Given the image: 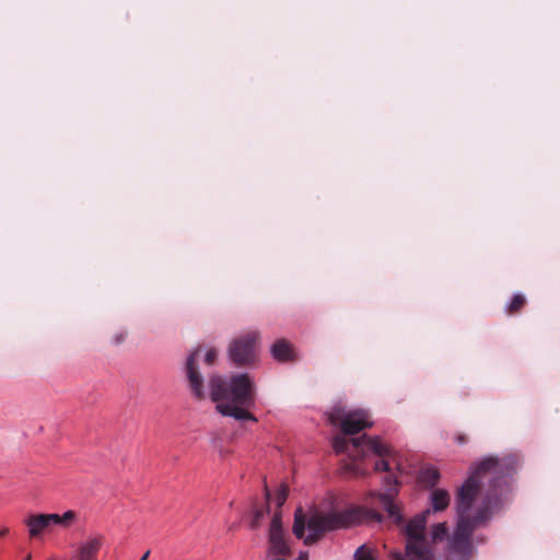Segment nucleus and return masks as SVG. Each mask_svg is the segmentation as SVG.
Returning a JSON list of instances; mask_svg holds the SVG:
<instances>
[{"mask_svg": "<svg viewBox=\"0 0 560 560\" xmlns=\"http://www.w3.org/2000/svg\"><path fill=\"white\" fill-rule=\"evenodd\" d=\"M24 560H32L31 555H28Z\"/></svg>", "mask_w": 560, "mask_h": 560, "instance_id": "nucleus-37", "label": "nucleus"}, {"mask_svg": "<svg viewBox=\"0 0 560 560\" xmlns=\"http://www.w3.org/2000/svg\"><path fill=\"white\" fill-rule=\"evenodd\" d=\"M265 497H266V501H267L265 508H262V509L256 508L253 511V524H252V527H256L257 523L261 518H264V516L266 514L270 513L269 500H270L271 494H270V491H269L267 486H265Z\"/></svg>", "mask_w": 560, "mask_h": 560, "instance_id": "nucleus-20", "label": "nucleus"}, {"mask_svg": "<svg viewBox=\"0 0 560 560\" xmlns=\"http://www.w3.org/2000/svg\"><path fill=\"white\" fill-rule=\"evenodd\" d=\"M470 556H464V555H456V553H448L446 557V560H470Z\"/></svg>", "mask_w": 560, "mask_h": 560, "instance_id": "nucleus-30", "label": "nucleus"}, {"mask_svg": "<svg viewBox=\"0 0 560 560\" xmlns=\"http://www.w3.org/2000/svg\"><path fill=\"white\" fill-rule=\"evenodd\" d=\"M9 534V528L3 526L0 528V538L7 536Z\"/></svg>", "mask_w": 560, "mask_h": 560, "instance_id": "nucleus-35", "label": "nucleus"}, {"mask_svg": "<svg viewBox=\"0 0 560 560\" xmlns=\"http://www.w3.org/2000/svg\"><path fill=\"white\" fill-rule=\"evenodd\" d=\"M327 517L332 532L339 529H349L362 525L366 521L382 523L384 516L373 509L362 505H351L341 511H331L327 513Z\"/></svg>", "mask_w": 560, "mask_h": 560, "instance_id": "nucleus-4", "label": "nucleus"}, {"mask_svg": "<svg viewBox=\"0 0 560 560\" xmlns=\"http://www.w3.org/2000/svg\"><path fill=\"white\" fill-rule=\"evenodd\" d=\"M332 447L337 454L343 453L347 448V440L342 436H335L332 439Z\"/></svg>", "mask_w": 560, "mask_h": 560, "instance_id": "nucleus-24", "label": "nucleus"}, {"mask_svg": "<svg viewBox=\"0 0 560 560\" xmlns=\"http://www.w3.org/2000/svg\"><path fill=\"white\" fill-rule=\"evenodd\" d=\"M353 560H377L376 549L363 544L354 551Z\"/></svg>", "mask_w": 560, "mask_h": 560, "instance_id": "nucleus-19", "label": "nucleus"}, {"mask_svg": "<svg viewBox=\"0 0 560 560\" xmlns=\"http://www.w3.org/2000/svg\"><path fill=\"white\" fill-rule=\"evenodd\" d=\"M392 560H435L434 553L428 541H406L405 551L393 550L389 553Z\"/></svg>", "mask_w": 560, "mask_h": 560, "instance_id": "nucleus-8", "label": "nucleus"}, {"mask_svg": "<svg viewBox=\"0 0 560 560\" xmlns=\"http://www.w3.org/2000/svg\"><path fill=\"white\" fill-rule=\"evenodd\" d=\"M430 501L433 512L444 511L450 504V494L444 489H433Z\"/></svg>", "mask_w": 560, "mask_h": 560, "instance_id": "nucleus-16", "label": "nucleus"}, {"mask_svg": "<svg viewBox=\"0 0 560 560\" xmlns=\"http://www.w3.org/2000/svg\"><path fill=\"white\" fill-rule=\"evenodd\" d=\"M149 555H150V551L148 550L141 558L140 560H147L149 558Z\"/></svg>", "mask_w": 560, "mask_h": 560, "instance_id": "nucleus-36", "label": "nucleus"}, {"mask_svg": "<svg viewBox=\"0 0 560 560\" xmlns=\"http://www.w3.org/2000/svg\"><path fill=\"white\" fill-rule=\"evenodd\" d=\"M386 513H387L388 517L392 518L396 525H400L404 523V516H402L401 510L397 504L393 505V508H390V509H387Z\"/></svg>", "mask_w": 560, "mask_h": 560, "instance_id": "nucleus-22", "label": "nucleus"}, {"mask_svg": "<svg viewBox=\"0 0 560 560\" xmlns=\"http://www.w3.org/2000/svg\"><path fill=\"white\" fill-rule=\"evenodd\" d=\"M125 334H117L115 337H114V342L116 345L120 343L122 340H125Z\"/></svg>", "mask_w": 560, "mask_h": 560, "instance_id": "nucleus-33", "label": "nucleus"}, {"mask_svg": "<svg viewBox=\"0 0 560 560\" xmlns=\"http://www.w3.org/2000/svg\"><path fill=\"white\" fill-rule=\"evenodd\" d=\"M385 482H386L387 485L396 483V482H397V479H396V477H394V476H386V477H385Z\"/></svg>", "mask_w": 560, "mask_h": 560, "instance_id": "nucleus-34", "label": "nucleus"}, {"mask_svg": "<svg viewBox=\"0 0 560 560\" xmlns=\"http://www.w3.org/2000/svg\"><path fill=\"white\" fill-rule=\"evenodd\" d=\"M446 526L444 523H438L433 527V537L434 538H441L446 534Z\"/></svg>", "mask_w": 560, "mask_h": 560, "instance_id": "nucleus-26", "label": "nucleus"}, {"mask_svg": "<svg viewBox=\"0 0 560 560\" xmlns=\"http://www.w3.org/2000/svg\"><path fill=\"white\" fill-rule=\"evenodd\" d=\"M272 358L281 363L290 362L294 359V352L291 345L284 339H279L272 343L271 348Z\"/></svg>", "mask_w": 560, "mask_h": 560, "instance_id": "nucleus-13", "label": "nucleus"}, {"mask_svg": "<svg viewBox=\"0 0 560 560\" xmlns=\"http://www.w3.org/2000/svg\"><path fill=\"white\" fill-rule=\"evenodd\" d=\"M209 396L215 404L217 411L237 421L258 422L249 410L256 405V386L253 377L246 373L224 377L212 374L208 382Z\"/></svg>", "mask_w": 560, "mask_h": 560, "instance_id": "nucleus-2", "label": "nucleus"}, {"mask_svg": "<svg viewBox=\"0 0 560 560\" xmlns=\"http://www.w3.org/2000/svg\"><path fill=\"white\" fill-rule=\"evenodd\" d=\"M350 441L354 448L366 446L369 451L378 457H389L393 454L392 448L388 445L383 444L380 436L370 438L364 433L361 436L352 438Z\"/></svg>", "mask_w": 560, "mask_h": 560, "instance_id": "nucleus-12", "label": "nucleus"}, {"mask_svg": "<svg viewBox=\"0 0 560 560\" xmlns=\"http://www.w3.org/2000/svg\"><path fill=\"white\" fill-rule=\"evenodd\" d=\"M288 494H289V490H288L287 486H284V485H282L277 490V493H276V504H277L278 508H281L285 503Z\"/></svg>", "mask_w": 560, "mask_h": 560, "instance_id": "nucleus-23", "label": "nucleus"}, {"mask_svg": "<svg viewBox=\"0 0 560 560\" xmlns=\"http://www.w3.org/2000/svg\"><path fill=\"white\" fill-rule=\"evenodd\" d=\"M308 556L310 553L307 550H301L295 560H307Z\"/></svg>", "mask_w": 560, "mask_h": 560, "instance_id": "nucleus-32", "label": "nucleus"}, {"mask_svg": "<svg viewBox=\"0 0 560 560\" xmlns=\"http://www.w3.org/2000/svg\"><path fill=\"white\" fill-rule=\"evenodd\" d=\"M430 514V510H425L409 520L406 525L405 534L406 541L423 542L428 541L424 536L427 518Z\"/></svg>", "mask_w": 560, "mask_h": 560, "instance_id": "nucleus-11", "label": "nucleus"}, {"mask_svg": "<svg viewBox=\"0 0 560 560\" xmlns=\"http://www.w3.org/2000/svg\"><path fill=\"white\" fill-rule=\"evenodd\" d=\"M198 352L199 349H196L195 351L188 354L185 363V374L191 395L197 399H203L206 397L203 376L200 373L199 366L196 363Z\"/></svg>", "mask_w": 560, "mask_h": 560, "instance_id": "nucleus-7", "label": "nucleus"}, {"mask_svg": "<svg viewBox=\"0 0 560 560\" xmlns=\"http://www.w3.org/2000/svg\"><path fill=\"white\" fill-rule=\"evenodd\" d=\"M327 419L332 427H339L346 435H354L373 425L366 410L355 409L348 411L341 404L332 406L327 415Z\"/></svg>", "mask_w": 560, "mask_h": 560, "instance_id": "nucleus-3", "label": "nucleus"}, {"mask_svg": "<svg viewBox=\"0 0 560 560\" xmlns=\"http://www.w3.org/2000/svg\"><path fill=\"white\" fill-rule=\"evenodd\" d=\"M518 457L487 455L474 460L467 477L455 493L456 527L450 541V553L472 556L474 532L487 526L509 503Z\"/></svg>", "mask_w": 560, "mask_h": 560, "instance_id": "nucleus-1", "label": "nucleus"}, {"mask_svg": "<svg viewBox=\"0 0 560 560\" xmlns=\"http://www.w3.org/2000/svg\"><path fill=\"white\" fill-rule=\"evenodd\" d=\"M28 534L32 538L39 536L49 528L46 514H33L25 520Z\"/></svg>", "mask_w": 560, "mask_h": 560, "instance_id": "nucleus-14", "label": "nucleus"}, {"mask_svg": "<svg viewBox=\"0 0 560 560\" xmlns=\"http://www.w3.org/2000/svg\"><path fill=\"white\" fill-rule=\"evenodd\" d=\"M269 552L277 556H290L291 548L285 539L280 513H275L268 534Z\"/></svg>", "mask_w": 560, "mask_h": 560, "instance_id": "nucleus-6", "label": "nucleus"}, {"mask_svg": "<svg viewBox=\"0 0 560 560\" xmlns=\"http://www.w3.org/2000/svg\"><path fill=\"white\" fill-rule=\"evenodd\" d=\"M454 441L459 444V445H464L467 443L468 439L465 434L463 433H457L455 436H454Z\"/></svg>", "mask_w": 560, "mask_h": 560, "instance_id": "nucleus-31", "label": "nucleus"}, {"mask_svg": "<svg viewBox=\"0 0 560 560\" xmlns=\"http://www.w3.org/2000/svg\"><path fill=\"white\" fill-rule=\"evenodd\" d=\"M60 518L61 525L67 526L75 518V513L73 511H67L60 515Z\"/></svg>", "mask_w": 560, "mask_h": 560, "instance_id": "nucleus-27", "label": "nucleus"}, {"mask_svg": "<svg viewBox=\"0 0 560 560\" xmlns=\"http://www.w3.org/2000/svg\"><path fill=\"white\" fill-rule=\"evenodd\" d=\"M305 528H307V520L303 515L302 509L300 508L294 513L292 532L298 539H304Z\"/></svg>", "mask_w": 560, "mask_h": 560, "instance_id": "nucleus-17", "label": "nucleus"}, {"mask_svg": "<svg viewBox=\"0 0 560 560\" xmlns=\"http://www.w3.org/2000/svg\"><path fill=\"white\" fill-rule=\"evenodd\" d=\"M308 534L304 538L305 545H313L326 532H332L326 514H315L307 518Z\"/></svg>", "mask_w": 560, "mask_h": 560, "instance_id": "nucleus-10", "label": "nucleus"}, {"mask_svg": "<svg viewBox=\"0 0 560 560\" xmlns=\"http://www.w3.org/2000/svg\"><path fill=\"white\" fill-rule=\"evenodd\" d=\"M257 331H248L231 340L228 347V358L236 366L254 364L258 352Z\"/></svg>", "mask_w": 560, "mask_h": 560, "instance_id": "nucleus-5", "label": "nucleus"}, {"mask_svg": "<svg viewBox=\"0 0 560 560\" xmlns=\"http://www.w3.org/2000/svg\"><path fill=\"white\" fill-rule=\"evenodd\" d=\"M441 477L440 470L434 465H428L423 467L418 475V481L430 488L433 489L435 485L438 483L439 479Z\"/></svg>", "mask_w": 560, "mask_h": 560, "instance_id": "nucleus-15", "label": "nucleus"}, {"mask_svg": "<svg viewBox=\"0 0 560 560\" xmlns=\"http://www.w3.org/2000/svg\"><path fill=\"white\" fill-rule=\"evenodd\" d=\"M374 470L375 471H383L388 472L390 471V466L386 457H381L374 463Z\"/></svg>", "mask_w": 560, "mask_h": 560, "instance_id": "nucleus-25", "label": "nucleus"}, {"mask_svg": "<svg viewBox=\"0 0 560 560\" xmlns=\"http://www.w3.org/2000/svg\"><path fill=\"white\" fill-rule=\"evenodd\" d=\"M46 516L48 520L49 527H51L52 525H61L60 514L51 513V514H46Z\"/></svg>", "mask_w": 560, "mask_h": 560, "instance_id": "nucleus-29", "label": "nucleus"}, {"mask_svg": "<svg viewBox=\"0 0 560 560\" xmlns=\"http://www.w3.org/2000/svg\"><path fill=\"white\" fill-rule=\"evenodd\" d=\"M215 359H217V351H215V349L207 350V352L205 354V362L208 365H212L214 363Z\"/></svg>", "mask_w": 560, "mask_h": 560, "instance_id": "nucleus-28", "label": "nucleus"}, {"mask_svg": "<svg viewBox=\"0 0 560 560\" xmlns=\"http://www.w3.org/2000/svg\"><path fill=\"white\" fill-rule=\"evenodd\" d=\"M104 537L100 534L91 535L78 545L74 560H97V555L103 547Z\"/></svg>", "mask_w": 560, "mask_h": 560, "instance_id": "nucleus-9", "label": "nucleus"}, {"mask_svg": "<svg viewBox=\"0 0 560 560\" xmlns=\"http://www.w3.org/2000/svg\"><path fill=\"white\" fill-rule=\"evenodd\" d=\"M377 499L382 505V508L387 511V509H390L393 508V505H395V500H394V493H393V490L392 489H387L386 491L384 492H380L377 494Z\"/></svg>", "mask_w": 560, "mask_h": 560, "instance_id": "nucleus-21", "label": "nucleus"}, {"mask_svg": "<svg viewBox=\"0 0 560 560\" xmlns=\"http://www.w3.org/2000/svg\"><path fill=\"white\" fill-rule=\"evenodd\" d=\"M526 299L522 293H514L511 300L505 304L504 311L509 314L517 313L525 305Z\"/></svg>", "mask_w": 560, "mask_h": 560, "instance_id": "nucleus-18", "label": "nucleus"}]
</instances>
